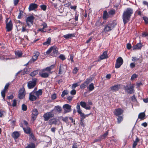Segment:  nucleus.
Wrapping results in <instances>:
<instances>
[{"label":"nucleus","instance_id":"f257e3e1","mask_svg":"<svg viewBox=\"0 0 148 148\" xmlns=\"http://www.w3.org/2000/svg\"><path fill=\"white\" fill-rule=\"evenodd\" d=\"M133 13V10L130 8H127L124 11L122 15V19L124 25L128 22Z\"/></svg>","mask_w":148,"mask_h":148},{"label":"nucleus","instance_id":"f03ea898","mask_svg":"<svg viewBox=\"0 0 148 148\" xmlns=\"http://www.w3.org/2000/svg\"><path fill=\"white\" fill-rule=\"evenodd\" d=\"M37 81L36 78H32V80L27 83V87L29 89L33 88L36 85Z\"/></svg>","mask_w":148,"mask_h":148},{"label":"nucleus","instance_id":"7ed1b4c3","mask_svg":"<svg viewBox=\"0 0 148 148\" xmlns=\"http://www.w3.org/2000/svg\"><path fill=\"white\" fill-rule=\"evenodd\" d=\"M54 112V110H52L51 112L44 114L43 116L44 121H48L50 118L53 117L54 114L53 113Z\"/></svg>","mask_w":148,"mask_h":148},{"label":"nucleus","instance_id":"20e7f679","mask_svg":"<svg viewBox=\"0 0 148 148\" xmlns=\"http://www.w3.org/2000/svg\"><path fill=\"white\" fill-rule=\"evenodd\" d=\"M124 88L125 92L129 94H131L134 93V88L132 85H127L126 86H124Z\"/></svg>","mask_w":148,"mask_h":148},{"label":"nucleus","instance_id":"39448f33","mask_svg":"<svg viewBox=\"0 0 148 148\" xmlns=\"http://www.w3.org/2000/svg\"><path fill=\"white\" fill-rule=\"evenodd\" d=\"M25 91L24 88L23 87L20 88L18 91V98L20 99H23L25 96Z\"/></svg>","mask_w":148,"mask_h":148},{"label":"nucleus","instance_id":"423d86ee","mask_svg":"<svg viewBox=\"0 0 148 148\" xmlns=\"http://www.w3.org/2000/svg\"><path fill=\"white\" fill-rule=\"evenodd\" d=\"M123 62V60L121 57L118 58L116 60L115 67L118 69L120 67Z\"/></svg>","mask_w":148,"mask_h":148},{"label":"nucleus","instance_id":"0eeeda50","mask_svg":"<svg viewBox=\"0 0 148 148\" xmlns=\"http://www.w3.org/2000/svg\"><path fill=\"white\" fill-rule=\"evenodd\" d=\"M76 109L77 110V112L80 115L81 117L80 120H84V119L85 118V114L82 112V110L80 109V106L78 103L77 104Z\"/></svg>","mask_w":148,"mask_h":148},{"label":"nucleus","instance_id":"6e6552de","mask_svg":"<svg viewBox=\"0 0 148 148\" xmlns=\"http://www.w3.org/2000/svg\"><path fill=\"white\" fill-rule=\"evenodd\" d=\"M71 106L69 104H64L63 106V108L64 110V114H66L70 112L71 111Z\"/></svg>","mask_w":148,"mask_h":148},{"label":"nucleus","instance_id":"1a4fd4ad","mask_svg":"<svg viewBox=\"0 0 148 148\" xmlns=\"http://www.w3.org/2000/svg\"><path fill=\"white\" fill-rule=\"evenodd\" d=\"M33 16H30L28 17L26 19L27 25L29 28L32 25L34 19Z\"/></svg>","mask_w":148,"mask_h":148},{"label":"nucleus","instance_id":"9d476101","mask_svg":"<svg viewBox=\"0 0 148 148\" xmlns=\"http://www.w3.org/2000/svg\"><path fill=\"white\" fill-rule=\"evenodd\" d=\"M8 20V19H6V31L9 32L11 31L13 29V24L11 20H10L8 23L7 22Z\"/></svg>","mask_w":148,"mask_h":148},{"label":"nucleus","instance_id":"9b49d317","mask_svg":"<svg viewBox=\"0 0 148 148\" xmlns=\"http://www.w3.org/2000/svg\"><path fill=\"white\" fill-rule=\"evenodd\" d=\"M30 30L29 29L27 28V27L26 26H23L22 27L21 32L25 34L24 35V37L27 40H28L27 34H28Z\"/></svg>","mask_w":148,"mask_h":148},{"label":"nucleus","instance_id":"f8f14e48","mask_svg":"<svg viewBox=\"0 0 148 148\" xmlns=\"http://www.w3.org/2000/svg\"><path fill=\"white\" fill-rule=\"evenodd\" d=\"M38 97L34 93V90H33L29 94V99L31 101H35Z\"/></svg>","mask_w":148,"mask_h":148},{"label":"nucleus","instance_id":"ddd939ff","mask_svg":"<svg viewBox=\"0 0 148 148\" xmlns=\"http://www.w3.org/2000/svg\"><path fill=\"white\" fill-rule=\"evenodd\" d=\"M92 81V79L90 78H88L86 79L84 82L80 86V88L81 89H83L87 86L88 84Z\"/></svg>","mask_w":148,"mask_h":148},{"label":"nucleus","instance_id":"4468645a","mask_svg":"<svg viewBox=\"0 0 148 148\" xmlns=\"http://www.w3.org/2000/svg\"><path fill=\"white\" fill-rule=\"evenodd\" d=\"M39 75L40 77L42 78H47L49 77V73L47 72L43 71L42 69L41 71L39 72Z\"/></svg>","mask_w":148,"mask_h":148},{"label":"nucleus","instance_id":"2eb2a0df","mask_svg":"<svg viewBox=\"0 0 148 148\" xmlns=\"http://www.w3.org/2000/svg\"><path fill=\"white\" fill-rule=\"evenodd\" d=\"M9 85V83L6 84L5 86L4 89L1 91V95L4 99H5V93L7 91Z\"/></svg>","mask_w":148,"mask_h":148},{"label":"nucleus","instance_id":"dca6fc26","mask_svg":"<svg viewBox=\"0 0 148 148\" xmlns=\"http://www.w3.org/2000/svg\"><path fill=\"white\" fill-rule=\"evenodd\" d=\"M32 118L34 121L36 118L38 114V112L37 110L35 108L34 109L32 110Z\"/></svg>","mask_w":148,"mask_h":148},{"label":"nucleus","instance_id":"f3484780","mask_svg":"<svg viewBox=\"0 0 148 148\" xmlns=\"http://www.w3.org/2000/svg\"><path fill=\"white\" fill-rule=\"evenodd\" d=\"M121 87V85H115L110 87V90L112 92H116L118 91Z\"/></svg>","mask_w":148,"mask_h":148},{"label":"nucleus","instance_id":"a211bd4d","mask_svg":"<svg viewBox=\"0 0 148 148\" xmlns=\"http://www.w3.org/2000/svg\"><path fill=\"white\" fill-rule=\"evenodd\" d=\"M80 105L82 107L84 108L86 110H90V107L89 106H87L86 102L84 101H81L80 103Z\"/></svg>","mask_w":148,"mask_h":148},{"label":"nucleus","instance_id":"6ab92c4d","mask_svg":"<svg viewBox=\"0 0 148 148\" xmlns=\"http://www.w3.org/2000/svg\"><path fill=\"white\" fill-rule=\"evenodd\" d=\"M123 112V110L121 108H118L115 110L114 114L116 116H118L122 114Z\"/></svg>","mask_w":148,"mask_h":148},{"label":"nucleus","instance_id":"aec40b11","mask_svg":"<svg viewBox=\"0 0 148 148\" xmlns=\"http://www.w3.org/2000/svg\"><path fill=\"white\" fill-rule=\"evenodd\" d=\"M38 5L35 3H31L29 7V11H31L36 8L38 7Z\"/></svg>","mask_w":148,"mask_h":148},{"label":"nucleus","instance_id":"412c9836","mask_svg":"<svg viewBox=\"0 0 148 148\" xmlns=\"http://www.w3.org/2000/svg\"><path fill=\"white\" fill-rule=\"evenodd\" d=\"M39 55V53L38 52H36V53L33 56L32 59L30 60L29 62H34L37 59Z\"/></svg>","mask_w":148,"mask_h":148},{"label":"nucleus","instance_id":"4be33fe9","mask_svg":"<svg viewBox=\"0 0 148 148\" xmlns=\"http://www.w3.org/2000/svg\"><path fill=\"white\" fill-rule=\"evenodd\" d=\"M112 29V28L108 23L105 26L103 29V31L104 32L106 33L111 31Z\"/></svg>","mask_w":148,"mask_h":148},{"label":"nucleus","instance_id":"5701e85b","mask_svg":"<svg viewBox=\"0 0 148 148\" xmlns=\"http://www.w3.org/2000/svg\"><path fill=\"white\" fill-rule=\"evenodd\" d=\"M111 27L113 29L115 27L116 25L117 24V22L116 21L114 20L112 21H109L108 23Z\"/></svg>","mask_w":148,"mask_h":148},{"label":"nucleus","instance_id":"b1692460","mask_svg":"<svg viewBox=\"0 0 148 148\" xmlns=\"http://www.w3.org/2000/svg\"><path fill=\"white\" fill-rule=\"evenodd\" d=\"M108 52L106 51H104L100 57L101 60H103L108 58Z\"/></svg>","mask_w":148,"mask_h":148},{"label":"nucleus","instance_id":"393cba45","mask_svg":"<svg viewBox=\"0 0 148 148\" xmlns=\"http://www.w3.org/2000/svg\"><path fill=\"white\" fill-rule=\"evenodd\" d=\"M58 122L57 120L55 119H52L49 121V125L54 124L56 125Z\"/></svg>","mask_w":148,"mask_h":148},{"label":"nucleus","instance_id":"a878e982","mask_svg":"<svg viewBox=\"0 0 148 148\" xmlns=\"http://www.w3.org/2000/svg\"><path fill=\"white\" fill-rule=\"evenodd\" d=\"M54 65H51L49 67H47L45 69H43L42 71H47V72H49L52 70V69L54 67Z\"/></svg>","mask_w":148,"mask_h":148},{"label":"nucleus","instance_id":"bb28decb","mask_svg":"<svg viewBox=\"0 0 148 148\" xmlns=\"http://www.w3.org/2000/svg\"><path fill=\"white\" fill-rule=\"evenodd\" d=\"M74 34H69L63 36V37L66 39H68L75 37Z\"/></svg>","mask_w":148,"mask_h":148},{"label":"nucleus","instance_id":"cd10ccee","mask_svg":"<svg viewBox=\"0 0 148 148\" xmlns=\"http://www.w3.org/2000/svg\"><path fill=\"white\" fill-rule=\"evenodd\" d=\"M142 44L140 43H138L136 45L133 46V49H140L142 47Z\"/></svg>","mask_w":148,"mask_h":148},{"label":"nucleus","instance_id":"c85d7f7f","mask_svg":"<svg viewBox=\"0 0 148 148\" xmlns=\"http://www.w3.org/2000/svg\"><path fill=\"white\" fill-rule=\"evenodd\" d=\"M19 133L18 132H14L12 134V136L14 139L17 138L19 136Z\"/></svg>","mask_w":148,"mask_h":148},{"label":"nucleus","instance_id":"c756f323","mask_svg":"<svg viewBox=\"0 0 148 148\" xmlns=\"http://www.w3.org/2000/svg\"><path fill=\"white\" fill-rule=\"evenodd\" d=\"M34 93L38 98L39 96L41 95H42V91L41 89H39L37 91H36L34 90Z\"/></svg>","mask_w":148,"mask_h":148},{"label":"nucleus","instance_id":"7c9ffc66","mask_svg":"<svg viewBox=\"0 0 148 148\" xmlns=\"http://www.w3.org/2000/svg\"><path fill=\"white\" fill-rule=\"evenodd\" d=\"M54 111L55 110L57 112H58L59 113H61V112L62 110V108L61 106L58 105L57 106H56L55 107L54 109Z\"/></svg>","mask_w":148,"mask_h":148},{"label":"nucleus","instance_id":"2f4dec72","mask_svg":"<svg viewBox=\"0 0 148 148\" xmlns=\"http://www.w3.org/2000/svg\"><path fill=\"white\" fill-rule=\"evenodd\" d=\"M109 17V14H108L106 11H105L103 12V18L104 20L107 19Z\"/></svg>","mask_w":148,"mask_h":148},{"label":"nucleus","instance_id":"473e14b6","mask_svg":"<svg viewBox=\"0 0 148 148\" xmlns=\"http://www.w3.org/2000/svg\"><path fill=\"white\" fill-rule=\"evenodd\" d=\"M51 42V38L49 37L48 38L47 40L45 42H43L42 44L44 45L48 46L50 45Z\"/></svg>","mask_w":148,"mask_h":148},{"label":"nucleus","instance_id":"72a5a7b5","mask_svg":"<svg viewBox=\"0 0 148 148\" xmlns=\"http://www.w3.org/2000/svg\"><path fill=\"white\" fill-rule=\"evenodd\" d=\"M87 88L88 89V90L89 91H92L95 88L93 83H91L87 87Z\"/></svg>","mask_w":148,"mask_h":148},{"label":"nucleus","instance_id":"f704fd0d","mask_svg":"<svg viewBox=\"0 0 148 148\" xmlns=\"http://www.w3.org/2000/svg\"><path fill=\"white\" fill-rule=\"evenodd\" d=\"M15 54L16 57L19 58L22 56V53L21 51H18L15 52Z\"/></svg>","mask_w":148,"mask_h":148},{"label":"nucleus","instance_id":"c9c22d12","mask_svg":"<svg viewBox=\"0 0 148 148\" xmlns=\"http://www.w3.org/2000/svg\"><path fill=\"white\" fill-rule=\"evenodd\" d=\"M53 47L52 48V53H53L54 55L55 54H57L58 52V49L56 46H54L53 47Z\"/></svg>","mask_w":148,"mask_h":148},{"label":"nucleus","instance_id":"e433bc0d","mask_svg":"<svg viewBox=\"0 0 148 148\" xmlns=\"http://www.w3.org/2000/svg\"><path fill=\"white\" fill-rule=\"evenodd\" d=\"M24 132L27 134H30L31 132L30 129L29 127H27L26 128L23 127Z\"/></svg>","mask_w":148,"mask_h":148},{"label":"nucleus","instance_id":"4c0bfd02","mask_svg":"<svg viewBox=\"0 0 148 148\" xmlns=\"http://www.w3.org/2000/svg\"><path fill=\"white\" fill-rule=\"evenodd\" d=\"M139 139L137 137L135 140L134 141L133 144V147L134 148L135 147L136 145H137L139 141Z\"/></svg>","mask_w":148,"mask_h":148},{"label":"nucleus","instance_id":"58836bf2","mask_svg":"<svg viewBox=\"0 0 148 148\" xmlns=\"http://www.w3.org/2000/svg\"><path fill=\"white\" fill-rule=\"evenodd\" d=\"M145 116V114L144 112H142L139 114L138 116V118L142 120L144 119Z\"/></svg>","mask_w":148,"mask_h":148},{"label":"nucleus","instance_id":"ea45409f","mask_svg":"<svg viewBox=\"0 0 148 148\" xmlns=\"http://www.w3.org/2000/svg\"><path fill=\"white\" fill-rule=\"evenodd\" d=\"M108 134V130L106 132V133H104L103 135L101 136H100V137L101 139H103V138H106Z\"/></svg>","mask_w":148,"mask_h":148},{"label":"nucleus","instance_id":"a19ab883","mask_svg":"<svg viewBox=\"0 0 148 148\" xmlns=\"http://www.w3.org/2000/svg\"><path fill=\"white\" fill-rule=\"evenodd\" d=\"M117 119V123L119 124L120 123L123 121V117L121 116H119Z\"/></svg>","mask_w":148,"mask_h":148},{"label":"nucleus","instance_id":"79ce46f5","mask_svg":"<svg viewBox=\"0 0 148 148\" xmlns=\"http://www.w3.org/2000/svg\"><path fill=\"white\" fill-rule=\"evenodd\" d=\"M35 147V144L33 143H31L28 145L25 148H34Z\"/></svg>","mask_w":148,"mask_h":148},{"label":"nucleus","instance_id":"37998d69","mask_svg":"<svg viewBox=\"0 0 148 148\" xmlns=\"http://www.w3.org/2000/svg\"><path fill=\"white\" fill-rule=\"evenodd\" d=\"M64 65L62 64L60 65V69L59 71V73L61 74L62 73V72L64 69Z\"/></svg>","mask_w":148,"mask_h":148},{"label":"nucleus","instance_id":"c03bdc74","mask_svg":"<svg viewBox=\"0 0 148 148\" xmlns=\"http://www.w3.org/2000/svg\"><path fill=\"white\" fill-rule=\"evenodd\" d=\"M38 73V70H36L32 72L30 74V75L31 76L34 77L37 75Z\"/></svg>","mask_w":148,"mask_h":148},{"label":"nucleus","instance_id":"a18cd8bd","mask_svg":"<svg viewBox=\"0 0 148 148\" xmlns=\"http://www.w3.org/2000/svg\"><path fill=\"white\" fill-rule=\"evenodd\" d=\"M69 93V91L68 90H64L62 92L61 95V97H63L66 95H67Z\"/></svg>","mask_w":148,"mask_h":148},{"label":"nucleus","instance_id":"49530a36","mask_svg":"<svg viewBox=\"0 0 148 148\" xmlns=\"http://www.w3.org/2000/svg\"><path fill=\"white\" fill-rule=\"evenodd\" d=\"M115 11L114 9H112L108 12V14L110 15H113L115 14Z\"/></svg>","mask_w":148,"mask_h":148},{"label":"nucleus","instance_id":"de8ad7c7","mask_svg":"<svg viewBox=\"0 0 148 148\" xmlns=\"http://www.w3.org/2000/svg\"><path fill=\"white\" fill-rule=\"evenodd\" d=\"M22 110L25 111L27 110V107L25 104H23L22 106Z\"/></svg>","mask_w":148,"mask_h":148},{"label":"nucleus","instance_id":"09e8293b","mask_svg":"<svg viewBox=\"0 0 148 148\" xmlns=\"http://www.w3.org/2000/svg\"><path fill=\"white\" fill-rule=\"evenodd\" d=\"M23 12L22 11L20 10L18 15V19H20L21 18V16L23 15Z\"/></svg>","mask_w":148,"mask_h":148},{"label":"nucleus","instance_id":"8fccbe9b","mask_svg":"<svg viewBox=\"0 0 148 148\" xmlns=\"http://www.w3.org/2000/svg\"><path fill=\"white\" fill-rule=\"evenodd\" d=\"M59 58L62 60H64L66 59L64 56L62 54H60L59 56Z\"/></svg>","mask_w":148,"mask_h":148},{"label":"nucleus","instance_id":"3c124183","mask_svg":"<svg viewBox=\"0 0 148 148\" xmlns=\"http://www.w3.org/2000/svg\"><path fill=\"white\" fill-rule=\"evenodd\" d=\"M79 86V84L78 83H75L73 84H72V89H75L76 87Z\"/></svg>","mask_w":148,"mask_h":148},{"label":"nucleus","instance_id":"603ef678","mask_svg":"<svg viewBox=\"0 0 148 148\" xmlns=\"http://www.w3.org/2000/svg\"><path fill=\"white\" fill-rule=\"evenodd\" d=\"M137 77V75L136 74H134L132 75L131 77V80H134Z\"/></svg>","mask_w":148,"mask_h":148},{"label":"nucleus","instance_id":"864d4df0","mask_svg":"<svg viewBox=\"0 0 148 148\" xmlns=\"http://www.w3.org/2000/svg\"><path fill=\"white\" fill-rule=\"evenodd\" d=\"M53 47H50L46 52L47 54H49L52 51Z\"/></svg>","mask_w":148,"mask_h":148},{"label":"nucleus","instance_id":"5fc2aeb1","mask_svg":"<svg viewBox=\"0 0 148 148\" xmlns=\"http://www.w3.org/2000/svg\"><path fill=\"white\" fill-rule=\"evenodd\" d=\"M40 7L41 9L44 11L46 9L47 7L45 5H41L40 6Z\"/></svg>","mask_w":148,"mask_h":148},{"label":"nucleus","instance_id":"6e6d98bb","mask_svg":"<svg viewBox=\"0 0 148 148\" xmlns=\"http://www.w3.org/2000/svg\"><path fill=\"white\" fill-rule=\"evenodd\" d=\"M78 69L77 68V67H75V68L74 69L73 71V74H76L78 71Z\"/></svg>","mask_w":148,"mask_h":148},{"label":"nucleus","instance_id":"4d7b16f0","mask_svg":"<svg viewBox=\"0 0 148 148\" xmlns=\"http://www.w3.org/2000/svg\"><path fill=\"white\" fill-rule=\"evenodd\" d=\"M71 95H75L76 94V91L75 89L72 90L70 92Z\"/></svg>","mask_w":148,"mask_h":148},{"label":"nucleus","instance_id":"13d9d810","mask_svg":"<svg viewBox=\"0 0 148 148\" xmlns=\"http://www.w3.org/2000/svg\"><path fill=\"white\" fill-rule=\"evenodd\" d=\"M143 19L144 20L146 23H148V18L147 17H143Z\"/></svg>","mask_w":148,"mask_h":148},{"label":"nucleus","instance_id":"bf43d9fd","mask_svg":"<svg viewBox=\"0 0 148 148\" xmlns=\"http://www.w3.org/2000/svg\"><path fill=\"white\" fill-rule=\"evenodd\" d=\"M77 143L76 142H75L73 144L72 148H77Z\"/></svg>","mask_w":148,"mask_h":148},{"label":"nucleus","instance_id":"052dcab7","mask_svg":"<svg viewBox=\"0 0 148 148\" xmlns=\"http://www.w3.org/2000/svg\"><path fill=\"white\" fill-rule=\"evenodd\" d=\"M69 117H63L62 119V120L64 122H67L68 121V119Z\"/></svg>","mask_w":148,"mask_h":148},{"label":"nucleus","instance_id":"680f3d73","mask_svg":"<svg viewBox=\"0 0 148 148\" xmlns=\"http://www.w3.org/2000/svg\"><path fill=\"white\" fill-rule=\"evenodd\" d=\"M29 134V136L31 138H32L33 140H34L35 139L34 136L32 133L30 132Z\"/></svg>","mask_w":148,"mask_h":148},{"label":"nucleus","instance_id":"e2e57ef3","mask_svg":"<svg viewBox=\"0 0 148 148\" xmlns=\"http://www.w3.org/2000/svg\"><path fill=\"white\" fill-rule=\"evenodd\" d=\"M139 60V59L137 58H136L135 57H133L132 58V61H135L136 60Z\"/></svg>","mask_w":148,"mask_h":148},{"label":"nucleus","instance_id":"0e129e2a","mask_svg":"<svg viewBox=\"0 0 148 148\" xmlns=\"http://www.w3.org/2000/svg\"><path fill=\"white\" fill-rule=\"evenodd\" d=\"M73 97V96H69L67 97V99L69 101H72Z\"/></svg>","mask_w":148,"mask_h":148},{"label":"nucleus","instance_id":"69168bd1","mask_svg":"<svg viewBox=\"0 0 148 148\" xmlns=\"http://www.w3.org/2000/svg\"><path fill=\"white\" fill-rule=\"evenodd\" d=\"M132 46L130 44L128 43L127 45V48L128 49H130L131 48Z\"/></svg>","mask_w":148,"mask_h":148},{"label":"nucleus","instance_id":"338daca9","mask_svg":"<svg viewBox=\"0 0 148 148\" xmlns=\"http://www.w3.org/2000/svg\"><path fill=\"white\" fill-rule=\"evenodd\" d=\"M135 64L134 63H131L130 64V67L131 68H133L135 67Z\"/></svg>","mask_w":148,"mask_h":148},{"label":"nucleus","instance_id":"774afa93","mask_svg":"<svg viewBox=\"0 0 148 148\" xmlns=\"http://www.w3.org/2000/svg\"><path fill=\"white\" fill-rule=\"evenodd\" d=\"M142 36L144 37L148 36V33L146 32L143 33H142Z\"/></svg>","mask_w":148,"mask_h":148}]
</instances>
